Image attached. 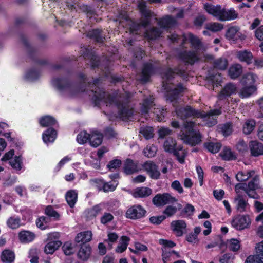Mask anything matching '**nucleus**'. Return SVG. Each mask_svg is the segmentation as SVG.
I'll return each mask as SVG.
<instances>
[{
  "label": "nucleus",
  "instance_id": "nucleus-43",
  "mask_svg": "<svg viewBox=\"0 0 263 263\" xmlns=\"http://www.w3.org/2000/svg\"><path fill=\"white\" fill-rule=\"evenodd\" d=\"M188 40L192 46L195 49H199L202 46L201 40L192 33H189L187 34Z\"/></svg>",
  "mask_w": 263,
  "mask_h": 263
},
{
  "label": "nucleus",
  "instance_id": "nucleus-19",
  "mask_svg": "<svg viewBox=\"0 0 263 263\" xmlns=\"http://www.w3.org/2000/svg\"><path fill=\"white\" fill-rule=\"evenodd\" d=\"M123 172L126 175H130L138 172L137 163L130 158H127L124 163Z\"/></svg>",
  "mask_w": 263,
  "mask_h": 263
},
{
  "label": "nucleus",
  "instance_id": "nucleus-54",
  "mask_svg": "<svg viewBox=\"0 0 263 263\" xmlns=\"http://www.w3.org/2000/svg\"><path fill=\"white\" fill-rule=\"evenodd\" d=\"M140 133L142 134L146 140H149L154 137V129L153 127L147 126L141 129Z\"/></svg>",
  "mask_w": 263,
  "mask_h": 263
},
{
  "label": "nucleus",
  "instance_id": "nucleus-61",
  "mask_svg": "<svg viewBox=\"0 0 263 263\" xmlns=\"http://www.w3.org/2000/svg\"><path fill=\"white\" fill-rule=\"evenodd\" d=\"M122 165V161L120 159H115L110 161L107 165V168L109 171L112 169H117L120 167Z\"/></svg>",
  "mask_w": 263,
  "mask_h": 263
},
{
  "label": "nucleus",
  "instance_id": "nucleus-15",
  "mask_svg": "<svg viewBox=\"0 0 263 263\" xmlns=\"http://www.w3.org/2000/svg\"><path fill=\"white\" fill-rule=\"evenodd\" d=\"M52 85L60 91L70 89L72 82L67 78H55L52 80Z\"/></svg>",
  "mask_w": 263,
  "mask_h": 263
},
{
  "label": "nucleus",
  "instance_id": "nucleus-27",
  "mask_svg": "<svg viewBox=\"0 0 263 263\" xmlns=\"http://www.w3.org/2000/svg\"><path fill=\"white\" fill-rule=\"evenodd\" d=\"M102 29H92L87 32V36L97 43H102L104 42V37L102 36Z\"/></svg>",
  "mask_w": 263,
  "mask_h": 263
},
{
  "label": "nucleus",
  "instance_id": "nucleus-52",
  "mask_svg": "<svg viewBox=\"0 0 263 263\" xmlns=\"http://www.w3.org/2000/svg\"><path fill=\"white\" fill-rule=\"evenodd\" d=\"M102 208L99 204H97L93 206L91 209H89L87 213V216L92 219L97 217L98 215L101 213Z\"/></svg>",
  "mask_w": 263,
  "mask_h": 263
},
{
  "label": "nucleus",
  "instance_id": "nucleus-11",
  "mask_svg": "<svg viewBox=\"0 0 263 263\" xmlns=\"http://www.w3.org/2000/svg\"><path fill=\"white\" fill-rule=\"evenodd\" d=\"M240 28L238 26H231L227 30L226 37L233 43H237L242 42L245 40L246 36L240 31Z\"/></svg>",
  "mask_w": 263,
  "mask_h": 263
},
{
  "label": "nucleus",
  "instance_id": "nucleus-13",
  "mask_svg": "<svg viewBox=\"0 0 263 263\" xmlns=\"http://www.w3.org/2000/svg\"><path fill=\"white\" fill-rule=\"evenodd\" d=\"M245 263H263V241L257 244L256 254L247 257Z\"/></svg>",
  "mask_w": 263,
  "mask_h": 263
},
{
  "label": "nucleus",
  "instance_id": "nucleus-60",
  "mask_svg": "<svg viewBox=\"0 0 263 263\" xmlns=\"http://www.w3.org/2000/svg\"><path fill=\"white\" fill-rule=\"evenodd\" d=\"M206 21V17L203 14L197 16L193 22L194 25L196 27H201Z\"/></svg>",
  "mask_w": 263,
  "mask_h": 263
},
{
  "label": "nucleus",
  "instance_id": "nucleus-17",
  "mask_svg": "<svg viewBox=\"0 0 263 263\" xmlns=\"http://www.w3.org/2000/svg\"><path fill=\"white\" fill-rule=\"evenodd\" d=\"M250 154L252 156L258 157L263 155V143L257 140H251L249 143Z\"/></svg>",
  "mask_w": 263,
  "mask_h": 263
},
{
  "label": "nucleus",
  "instance_id": "nucleus-41",
  "mask_svg": "<svg viewBox=\"0 0 263 263\" xmlns=\"http://www.w3.org/2000/svg\"><path fill=\"white\" fill-rule=\"evenodd\" d=\"M240 92V97L244 98L250 97L256 90L255 85H243Z\"/></svg>",
  "mask_w": 263,
  "mask_h": 263
},
{
  "label": "nucleus",
  "instance_id": "nucleus-51",
  "mask_svg": "<svg viewBox=\"0 0 263 263\" xmlns=\"http://www.w3.org/2000/svg\"><path fill=\"white\" fill-rule=\"evenodd\" d=\"M228 247L233 252L238 251L240 248V242L239 240L235 238H232L227 240Z\"/></svg>",
  "mask_w": 263,
  "mask_h": 263
},
{
  "label": "nucleus",
  "instance_id": "nucleus-7",
  "mask_svg": "<svg viewBox=\"0 0 263 263\" xmlns=\"http://www.w3.org/2000/svg\"><path fill=\"white\" fill-rule=\"evenodd\" d=\"M157 67L151 62H145L143 64L140 81L142 83L145 84L149 82L151 77L156 74Z\"/></svg>",
  "mask_w": 263,
  "mask_h": 263
},
{
  "label": "nucleus",
  "instance_id": "nucleus-55",
  "mask_svg": "<svg viewBox=\"0 0 263 263\" xmlns=\"http://www.w3.org/2000/svg\"><path fill=\"white\" fill-rule=\"evenodd\" d=\"M153 101L151 98H146L143 100L141 111L142 113L147 114L152 105Z\"/></svg>",
  "mask_w": 263,
  "mask_h": 263
},
{
  "label": "nucleus",
  "instance_id": "nucleus-30",
  "mask_svg": "<svg viewBox=\"0 0 263 263\" xmlns=\"http://www.w3.org/2000/svg\"><path fill=\"white\" fill-rule=\"evenodd\" d=\"M162 34V31L157 27H153L150 29L145 31L144 37L147 41H154L159 37Z\"/></svg>",
  "mask_w": 263,
  "mask_h": 263
},
{
  "label": "nucleus",
  "instance_id": "nucleus-42",
  "mask_svg": "<svg viewBox=\"0 0 263 263\" xmlns=\"http://www.w3.org/2000/svg\"><path fill=\"white\" fill-rule=\"evenodd\" d=\"M257 76L253 73H248L245 74L242 79L243 85H255Z\"/></svg>",
  "mask_w": 263,
  "mask_h": 263
},
{
  "label": "nucleus",
  "instance_id": "nucleus-23",
  "mask_svg": "<svg viewBox=\"0 0 263 263\" xmlns=\"http://www.w3.org/2000/svg\"><path fill=\"white\" fill-rule=\"evenodd\" d=\"M238 15L237 12L233 8L227 10L224 8H222L219 21L224 22L234 20L238 17Z\"/></svg>",
  "mask_w": 263,
  "mask_h": 263
},
{
  "label": "nucleus",
  "instance_id": "nucleus-49",
  "mask_svg": "<svg viewBox=\"0 0 263 263\" xmlns=\"http://www.w3.org/2000/svg\"><path fill=\"white\" fill-rule=\"evenodd\" d=\"M45 214L48 217L53 218L54 220H58L60 218V214L54 209L52 205H48L45 209Z\"/></svg>",
  "mask_w": 263,
  "mask_h": 263
},
{
  "label": "nucleus",
  "instance_id": "nucleus-8",
  "mask_svg": "<svg viewBox=\"0 0 263 263\" xmlns=\"http://www.w3.org/2000/svg\"><path fill=\"white\" fill-rule=\"evenodd\" d=\"M178 57L186 65H193L200 60L197 51L194 50L182 51L178 53Z\"/></svg>",
  "mask_w": 263,
  "mask_h": 263
},
{
  "label": "nucleus",
  "instance_id": "nucleus-38",
  "mask_svg": "<svg viewBox=\"0 0 263 263\" xmlns=\"http://www.w3.org/2000/svg\"><path fill=\"white\" fill-rule=\"evenodd\" d=\"M218 131L221 133L225 137L232 134L233 132V126L231 122L219 125L218 126Z\"/></svg>",
  "mask_w": 263,
  "mask_h": 263
},
{
  "label": "nucleus",
  "instance_id": "nucleus-36",
  "mask_svg": "<svg viewBox=\"0 0 263 263\" xmlns=\"http://www.w3.org/2000/svg\"><path fill=\"white\" fill-rule=\"evenodd\" d=\"M215 69L220 70H225L228 66V61L225 58H219L215 60L213 63Z\"/></svg>",
  "mask_w": 263,
  "mask_h": 263
},
{
  "label": "nucleus",
  "instance_id": "nucleus-18",
  "mask_svg": "<svg viewBox=\"0 0 263 263\" xmlns=\"http://www.w3.org/2000/svg\"><path fill=\"white\" fill-rule=\"evenodd\" d=\"M186 89V88L183 86L182 83H178L174 88L171 89L168 92L167 95L168 99L171 102L177 100L180 95L183 93Z\"/></svg>",
  "mask_w": 263,
  "mask_h": 263
},
{
  "label": "nucleus",
  "instance_id": "nucleus-4",
  "mask_svg": "<svg viewBox=\"0 0 263 263\" xmlns=\"http://www.w3.org/2000/svg\"><path fill=\"white\" fill-rule=\"evenodd\" d=\"M20 40L22 44L26 48L29 58L35 63L40 65H45L48 64V61L45 59H39L37 58L38 52L37 49L31 47L29 44L27 39L23 34L20 35Z\"/></svg>",
  "mask_w": 263,
  "mask_h": 263
},
{
  "label": "nucleus",
  "instance_id": "nucleus-26",
  "mask_svg": "<svg viewBox=\"0 0 263 263\" xmlns=\"http://www.w3.org/2000/svg\"><path fill=\"white\" fill-rule=\"evenodd\" d=\"M237 57L241 62L249 65L253 63V55L252 53L248 50H240L237 52Z\"/></svg>",
  "mask_w": 263,
  "mask_h": 263
},
{
  "label": "nucleus",
  "instance_id": "nucleus-33",
  "mask_svg": "<svg viewBox=\"0 0 263 263\" xmlns=\"http://www.w3.org/2000/svg\"><path fill=\"white\" fill-rule=\"evenodd\" d=\"M176 23V20L171 15H166L162 18L158 22L159 26L164 29H168Z\"/></svg>",
  "mask_w": 263,
  "mask_h": 263
},
{
  "label": "nucleus",
  "instance_id": "nucleus-40",
  "mask_svg": "<svg viewBox=\"0 0 263 263\" xmlns=\"http://www.w3.org/2000/svg\"><path fill=\"white\" fill-rule=\"evenodd\" d=\"M227 243L223 241L222 237L218 235L215 239L214 241L208 244L206 248V249H210L218 246L220 249H223L227 247Z\"/></svg>",
  "mask_w": 263,
  "mask_h": 263
},
{
  "label": "nucleus",
  "instance_id": "nucleus-16",
  "mask_svg": "<svg viewBox=\"0 0 263 263\" xmlns=\"http://www.w3.org/2000/svg\"><path fill=\"white\" fill-rule=\"evenodd\" d=\"M236 85L231 82L227 83L218 95L219 100H223L237 92Z\"/></svg>",
  "mask_w": 263,
  "mask_h": 263
},
{
  "label": "nucleus",
  "instance_id": "nucleus-3",
  "mask_svg": "<svg viewBox=\"0 0 263 263\" xmlns=\"http://www.w3.org/2000/svg\"><path fill=\"white\" fill-rule=\"evenodd\" d=\"M138 8L142 16L140 24L134 21L131 20L132 23L129 25V32L133 34L140 29V26L146 27L151 23V20L152 17V12L147 9L145 3L142 2L138 5Z\"/></svg>",
  "mask_w": 263,
  "mask_h": 263
},
{
  "label": "nucleus",
  "instance_id": "nucleus-20",
  "mask_svg": "<svg viewBox=\"0 0 263 263\" xmlns=\"http://www.w3.org/2000/svg\"><path fill=\"white\" fill-rule=\"evenodd\" d=\"M204 9L208 14L219 20L222 9L220 5H214L207 3L204 5Z\"/></svg>",
  "mask_w": 263,
  "mask_h": 263
},
{
  "label": "nucleus",
  "instance_id": "nucleus-25",
  "mask_svg": "<svg viewBox=\"0 0 263 263\" xmlns=\"http://www.w3.org/2000/svg\"><path fill=\"white\" fill-rule=\"evenodd\" d=\"M57 136V132L53 127H49L42 134V139L43 142L47 144L53 142Z\"/></svg>",
  "mask_w": 263,
  "mask_h": 263
},
{
  "label": "nucleus",
  "instance_id": "nucleus-6",
  "mask_svg": "<svg viewBox=\"0 0 263 263\" xmlns=\"http://www.w3.org/2000/svg\"><path fill=\"white\" fill-rule=\"evenodd\" d=\"M177 115L180 117V118L184 120L190 117L197 118H205L208 117V114L203 111L195 109L191 106L187 105L182 109H180L177 111Z\"/></svg>",
  "mask_w": 263,
  "mask_h": 263
},
{
  "label": "nucleus",
  "instance_id": "nucleus-1",
  "mask_svg": "<svg viewBox=\"0 0 263 263\" xmlns=\"http://www.w3.org/2000/svg\"><path fill=\"white\" fill-rule=\"evenodd\" d=\"M123 95L117 89L114 90L111 93L107 94L106 96L104 89L97 87L92 99L95 105L97 106L100 105L102 101L110 105L114 104L118 109L117 114L119 118L122 121H126L134 115V109L129 105L130 99L128 96L124 97L122 100H119L122 98Z\"/></svg>",
  "mask_w": 263,
  "mask_h": 263
},
{
  "label": "nucleus",
  "instance_id": "nucleus-47",
  "mask_svg": "<svg viewBox=\"0 0 263 263\" xmlns=\"http://www.w3.org/2000/svg\"><path fill=\"white\" fill-rule=\"evenodd\" d=\"M90 135L85 130L81 131L77 136V141L80 144H84L89 141Z\"/></svg>",
  "mask_w": 263,
  "mask_h": 263
},
{
  "label": "nucleus",
  "instance_id": "nucleus-58",
  "mask_svg": "<svg viewBox=\"0 0 263 263\" xmlns=\"http://www.w3.org/2000/svg\"><path fill=\"white\" fill-rule=\"evenodd\" d=\"M195 210L193 205L191 204L187 203L183 209L182 210L181 214L182 215L186 216H192Z\"/></svg>",
  "mask_w": 263,
  "mask_h": 263
},
{
  "label": "nucleus",
  "instance_id": "nucleus-28",
  "mask_svg": "<svg viewBox=\"0 0 263 263\" xmlns=\"http://www.w3.org/2000/svg\"><path fill=\"white\" fill-rule=\"evenodd\" d=\"M35 238V234L29 231L22 230L18 233L19 240L23 243H30L33 241Z\"/></svg>",
  "mask_w": 263,
  "mask_h": 263
},
{
  "label": "nucleus",
  "instance_id": "nucleus-63",
  "mask_svg": "<svg viewBox=\"0 0 263 263\" xmlns=\"http://www.w3.org/2000/svg\"><path fill=\"white\" fill-rule=\"evenodd\" d=\"M166 217L164 215H160L158 216H151L149 218V222L155 225L160 224L163 221L166 219Z\"/></svg>",
  "mask_w": 263,
  "mask_h": 263
},
{
  "label": "nucleus",
  "instance_id": "nucleus-44",
  "mask_svg": "<svg viewBox=\"0 0 263 263\" xmlns=\"http://www.w3.org/2000/svg\"><path fill=\"white\" fill-rule=\"evenodd\" d=\"M204 147L210 153L216 154L218 153L221 148V144L219 142H205Z\"/></svg>",
  "mask_w": 263,
  "mask_h": 263
},
{
  "label": "nucleus",
  "instance_id": "nucleus-2",
  "mask_svg": "<svg viewBox=\"0 0 263 263\" xmlns=\"http://www.w3.org/2000/svg\"><path fill=\"white\" fill-rule=\"evenodd\" d=\"M195 126L194 121H184L180 130L182 140L185 143L192 146L199 144L202 138L200 132L194 129Z\"/></svg>",
  "mask_w": 263,
  "mask_h": 263
},
{
  "label": "nucleus",
  "instance_id": "nucleus-22",
  "mask_svg": "<svg viewBox=\"0 0 263 263\" xmlns=\"http://www.w3.org/2000/svg\"><path fill=\"white\" fill-rule=\"evenodd\" d=\"M78 252V257L83 261H87L91 254V247L88 243L81 244Z\"/></svg>",
  "mask_w": 263,
  "mask_h": 263
},
{
  "label": "nucleus",
  "instance_id": "nucleus-48",
  "mask_svg": "<svg viewBox=\"0 0 263 263\" xmlns=\"http://www.w3.org/2000/svg\"><path fill=\"white\" fill-rule=\"evenodd\" d=\"M7 226L11 229H16L20 226L21 219L18 217H10L7 220Z\"/></svg>",
  "mask_w": 263,
  "mask_h": 263
},
{
  "label": "nucleus",
  "instance_id": "nucleus-35",
  "mask_svg": "<svg viewBox=\"0 0 263 263\" xmlns=\"http://www.w3.org/2000/svg\"><path fill=\"white\" fill-rule=\"evenodd\" d=\"M1 259L4 263H12L14 261L15 254L9 249H5L2 252Z\"/></svg>",
  "mask_w": 263,
  "mask_h": 263
},
{
  "label": "nucleus",
  "instance_id": "nucleus-12",
  "mask_svg": "<svg viewBox=\"0 0 263 263\" xmlns=\"http://www.w3.org/2000/svg\"><path fill=\"white\" fill-rule=\"evenodd\" d=\"M250 223L251 220L247 215H237L233 218L231 221L232 226L239 231L248 228Z\"/></svg>",
  "mask_w": 263,
  "mask_h": 263
},
{
  "label": "nucleus",
  "instance_id": "nucleus-50",
  "mask_svg": "<svg viewBox=\"0 0 263 263\" xmlns=\"http://www.w3.org/2000/svg\"><path fill=\"white\" fill-rule=\"evenodd\" d=\"M205 28L213 32H216L221 31L223 28V25L217 22L209 23L205 25Z\"/></svg>",
  "mask_w": 263,
  "mask_h": 263
},
{
  "label": "nucleus",
  "instance_id": "nucleus-46",
  "mask_svg": "<svg viewBox=\"0 0 263 263\" xmlns=\"http://www.w3.org/2000/svg\"><path fill=\"white\" fill-rule=\"evenodd\" d=\"M103 136L102 134H92L90 135L89 143L91 146L97 147L102 142Z\"/></svg>",
  "mask_w": 263,
  "mask_h": 263
},
{
  "label": "nucleus",
  "instance_id": "nucleus-32",
  "mask_svg": "<svg viewBox=\"0 0 263 263\" xmlns=\"http://www.w3.org/2000/svg\"><path fill=\"white\" fill-rule=\"evenodd\" d=\"M242 72V67L239 64L231 66L228 70V75L232 79L238 78Z\"/></svg>",
  "mask_w": 263,
  "mask_h": 263
},
{
  "label": "nucleus",
  "instance_id": "nucleus-53",
  "mask_svg": "<svg viewBox=\"0 0 263 263\" xmlns=\"http://www.w3.org/2000/svg\"><path fill=\"white\" fill-rule=\"evenodd\" d=\"M163 146L166 152L171 153V151L176 146V140L172 138H169L165 141Z\"/></svg>",
  "mask_w": 263,
  "mask_h": 263
},
{
  "label": "nucleus",
  "instance_id": "nucleus-31",
  "mask_svg": "<svg viewBox=\"0 0 263 263\" xmlns=\"http://www.w3.org/2000/svg\"><path fill=\"white\" fill-rule=\"evenodd\" d=\"M65 199L68 205L73 208L78 200V193L74 190H68L65 194Z\"/></svg>",
  "mask_w": 263,
  "mask_h": 263
},
{
  "label": "nucleus",
  "instance_id": "nucleus-39",
  "mask_svg": "<svg viewBox=\"0 0 263 263\" xmlns=\"http://www.w3.org/2000/svg\"><path fill=\"white\" fill-rule=\"evenodd\" d=\"M256 122L254 119L247 120L243 125L242 132L245 135L250 134L254 129Z\"/></svg>",
  "mask_w": 263,
  "mask_h": 263
},
{
  "label": "nucleus",
  "instance_id": "nucleus-57",
  "mask_svg": "<svg viewBox=\"0 0 263 263\" xmlns=\"http://www.w3.org/2000/svg\"><path fill=\"white\" fill-rule=\"evenodd\" d=\"M182 148H177L175 147L171 151V153H173V155L176 157L177 160L179 161V162L181 164H183L185 162V154L183 153V154L180 156L179 154V151L181 150Z\"/></svg>",
  "mask_w": 263,
  "mask_h": 263
},
{
  "label": "nucleus",
  "instance_id": "nucleus-64",
  "mask_svg": "<svg viewBox=\"0 0 263 263\" xmlns=\"http://www.w3.org/2000/svg\"><path fill=\"white\" fill-rule=\"evenodd\" d=\"M104 134L107 139L116 138L117 135V133L115 131L114 128L110 126L106 127L104 129Z\"/></svg>",
  "mask_w": 263,
  "mask_h": 263
},
{
  "label": "nucleus",
  "instance_id": "nucleus-34",
  "mask_svg": "<svg viewBox=\"0 0 263 263\" xmlns=\"http://www.w3.org/2000/svg\"><path fill=\"white\" fill-rule=\"evenodd\" d=\"M235 202H237L236 209L240 212H243L246 210L247 206L248 205V200H246L242 195L238 194L234 199Z\"/></svg>",
  "mask_w": 263,
  "mask_h": 263
},
{
  "label": "nucleus",
  "instance_id": "nucleus-14",
  "mask_svg": "<svg viewBox=\"0 0 263 263\" xmlns=\"http://www.w3.org/2000/svg\"><path fill=\"white\" fill-rule=\"evenodd\" d=\"M186 227V223L183 220H173L170 224L171 230L177 237H181L183 235Z\"/></svg>",
  "mask_w": 263,
  "mask_h": 263
},
{
  "label": "nucleus",
  "instance_id": "nucleus-9",
  "mask_svg": "<svg viewBox=\"0 0 263 263\" xmlns=\"http://www.w3.org/2000/svg\"><path fill=\"white\" fill-rule=\"evenodd\" d=\"M177 200L172 196L169 193H158L152 199L153 204L156 207H161L167 204L173 203Z\"/></svg>",
  "mask_w": 263,
  "mask_h": 263
},
{
  "label": "nucleus",
  "instance_id": "nucleus-37",
  "mask_svg": "<svg viewBox=\"0 0 263 263\" xmlns=\"http://www.w3.org/2000/svg\"><path fill=\"white\" fill-rule=\"evenodd\" d=\"M222 159L224 161H230L235 160L236 156L230 148L224 147L219 154Z\"/></svg>",
  "mask_w": 263,
  "mask_h": 263
},
{
  "label": "nucleus",
  "instance_id": "nucleus-45",
  "mask_svg": "<svg viewBox=\"0 0 263 263\" xmlns=\"http://www.w3.org/2000/svg\"><path fill=\"white\" fill-rule=\"evenodd\" d=\"M41 72L39 70L31 68L26 72L25 78L28 80L35 81L39 78Z\"/></svg>",
  "mask_w": 263,
  "mask_h": 263
},
{
  "label": "nucleus",
  "instance_id": "nucleus-24",
  "mask_svg": "<svg viewBox=\"0 0 263 263\" xmlns=\"http://www.w3.org/2000/svg\"><path fill=\"white\" fill-rule=\"evenodd\" d=\"M152 194V190L145 186L136 187L133 191V196L135 198H145Z\"/></svg>",
  "mask_w": 263,
  "mask_h": 263
},
{
  "label": "nucleus",
  "instance_id": "nucleus-56",
  "mask_svg": "<svg viewBox=\"0 0 263 263\" xmlns=\"http://www.w3.org/2000/svg\"><path fill=\"white\" fill-rule=\"evenodd\" d=\"M118 185V183L116 182H112L109 181L108 182H105L103 186V191L104 192H109L114 191L117 185Z\"/></svg>",
  "mask_w": 263,
  "mask_h": 263
},
{
  "label": "nucleus",
  "instance_id": "nucleus-59",
  "mask_svg": "<svg viewBox=\"0 0 263 263\" xmlns=\"http://www.w3.org/2000/svg\"><path fill=\"white\" fill-rule=\"evenodd\" d=\"M10 164L12 168L16 170L22 169V158L21 156H15L14 159L10 162Z\"/></svg>",
  "mask_w": 263,
  "mask_h": 263
},
{
  "label": "nucleus",
  "instance_id": "nucleus-10",
  "mask_svg": "<svg viewBox=\"0 0 263 263\" xmlns=\"http://www.w3.org/2000/svg\"><path fill=\"white\" fill-rule=\"evenodd\" d=\"M146 213V210L142 205L135 204L127 210L126 217L132 220H137L144 217Z\"/></svg>",
  "mask_w": 263,
  "mask_h": 263
},
{
  "label": "nucleus",
  "instance_id": "nucleus-62",
  "mask_svg": "<svg viewBox=\"0 0 263 263\" xmlns=\"http://www.w3.org/2000/svg\"><path fill=\"white\" fill-rule=\"evenodd\" d=\"M81 9L88 17H91L96 14L95 10L90 6L84 5L82 6Z\"/></svg>",
  "mask_w": 263,
  "mask_h": 263
},
{
  "label": "nucleus",
  "instance_id": "nucleus-5",
  "mask_svg": "<svg viewBox=\"0 0 263 263\" xmlns=\"http://www.w3.org/2000/svg\"><path fill=\"white\" fill-rule=\"evenodd\" d=\"M60 234L59 232L50 233L47 235V241L48 242L44 247V252L47 254H52L62 243L59 239Z\"/></svg>",
  "mask_w": 263,
  "mask_h": 263
},
{
  "label": "nucleus",
  "instance_id": "nucleus-29",
  "mask_svg": "<svg viewBox=\"0 0 263 263\" xmlns=\"http://www.w3.org/2000/svg\"><path fill=\"white\" fill-rule=\"evenodd\" d=\"M39 124L43 127H52L57 124L56 119L52 116L45 115L41 117L39 121Z\"/></svg>",
  "mask_w": 263,
  "mask_h": 263
},
{
  "label": "nucleus",
  "instance_id": "nucleus-21",
  "mask_svg": "<svg viewBox=\"0 0 263 263\" xmlns=\"http://www.w3.org/2000/svg\"><path fill=\"white\" fill-rule=\"evenodd\" d=\"M83 57L89 59L90 62L91 68L95 69L98 68L100 63V59L92 50L86 48L83 52Z\"/></svg>",
  "mask_w": 263,
  "mask_h": 263
}]
</instances>
